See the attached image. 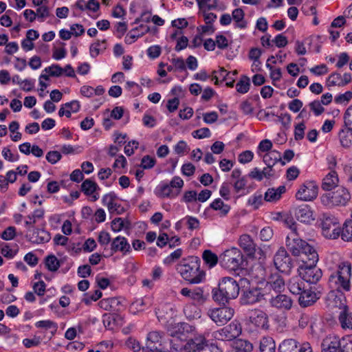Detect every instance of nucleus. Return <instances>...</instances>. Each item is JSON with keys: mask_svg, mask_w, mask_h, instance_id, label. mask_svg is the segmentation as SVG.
I'll list each match as a JSON object with an SVG mask.
<instances>
[{"mask_svg": "<svg viewBox=\"0 0 352 352\" xmlns=\"http://www.w3.org/2000/svg\"><path fill=\"white\" fill-rule=\"evenodd\" d=\"M176 271L190 284H199L206 279V272L201 269V260L198 256L183 258L176 265Z\"/></svg>", "mask_w": 352, "mask_h": 352, "instance_id": "obj_1", "label": "nucleus"}, {"mask_svg": "<svg viewBox=\"0 0 352 352\" xmlns=\"http://www.w3.org/2000/svg\"><path fill=\"white\" fill-rule=\"evenodd\" d=\"M289 221L292 222L289 225L292 231L286 237V247L294 256H299L301 261H307L311 256V254L317 253V252L313 246L298 237L296 233V223L292 221V219H290Z\"/></svg>", "mask_w": 352, "mask_h": 352, "instance_id": "obj_2", "label": "nucleus"}, {"mask_svg": "<svg viewBox=\"0 0 352 352\" xmlns=\"http://www.w3.org/2000/svg\"><path fill=\"white\" fill-rule=\"evenodd\" d=\"M240 287L232 277H223L218 285V288L212 290V299L219 305H225L230 300L235 299L239 294Z\"/></svg>", "mask_w": 352, "mask_h": 352, "instance_id": "obj_3", "label": "nucleus"}, {"mask_svg": "<svg viewBox=\"0 0 352 352\" xmlns=\"http://www.w3.org/2000/svg\"><path fill=\"white\" fill-rule=\"evenodd\" d=\"M351 264L349 261L341 262L338 268L333 272L328 280L329 287L338 292L341 291H349Z\"/></svg>", "mask_w": 352, "mask_h": 352, "instance_id": "obj_4", "label": "nucleus"}, {"mask_svg": "<svg viewBox=\"0 0 352 352\" xmlns=\"http://www.w3.org/2000/svg\"><path fill=\"white\" fill-rule=\"evenodd\" d=\"M318 261V253L311 254L307 261H302V264L298 268V274L309 284L318 285L317 283L322 276V270L316 266Z\"/></svg>", "mask_w": 352, "mask_h": 352, "instance_id": "obj_5", "label": "nucleus"}, {"mask_svg": "<svg viewBox=\"0 0 352 352\" xmlns=\"http://www.w3.org/2000/svg\"><path fill=\"white\" fill-rule=\"evenodd\" d=\"M220 265L225 269L230 271H236L243 269L247 265L241 251L236 248H232L225 250L219 256Z\"/></svg>", "mask_w": 352, "mask_h": 352, "instance_id": "obj_6", "label": "nucleus"}, {"mask_svg": "<svg viewBox=\"0 0 352 352\" xmlns=\"http://www.w3.org/2000/svg\"><path fill=\"white\" fill-rule=\"evenodd\" d=\"M318 221L322 229V234L329 239H336L340 234L339 219L333 214L327 212L320 214Z\"/></svg>", "mask_w": 352, "mask_h": 352, "instance_id": "obj_7", "label": "nucleus"}, {"mask_svg": "<svg viewBox=\"0 0 352 352\" xmlns=\"http://www.w3.org/2000/svg\"><path fill=\"white\" fill-rule=\"evenodd\" d=\"M269 297V292H266L264 288L250 287L242 290L240 302L241 305H253L263 300L267 301Z\"/></svg>", "mask_w": 352, "mask_h": 352, "instance_id": "obj_8", "label": "nucleus"}, {"mask_svg": "<svg viewBox=\"0 0 352 352\" xmlns=\"http://www.w3.org/2000/svg\"><path fill=\"white\" fill-rule=\"evenodd\" d=\"M350 338L342 337L340 339L338 336L329 335L322 342V352H348L349 346H347V340Z\"/></svg>", "mask_w": 352, "mask_h": 352, "instance_id": "obj_9", "label": "nucleus"}, {"mask_svg": "<svg viewBox=\"0 0 352 352\" xmlns=\"http://www.w3.org/2000/svg\"><path fill=\"white\" fill-rule=\"evenodd\" d=\"M323 287L320 285L310 286L305 289L298 296V303L301 307H307L313 305L319 300L323 293Z\"/></svg>", "mask_w": 352, "mask_h": 352, "instance_id": "obj_10", "label": "nucleus"}, {"mask_svg": "<svg viewBox=\"0 0 352 352\" xmlns=\"http://www.w3.org/2000/svg\"><path fill=\"white\" fill-rule=\"evenodd\" d=\"M274 263L280 272L289 274L294 267V263L285 248H280L275 254Z\"/></svg>", "mask_w": 352, "mask_h": 352, "instance_id": "obj_11", "label": "nucleus"}, {"mask_svg": "<svg viewBox=\"0 0 352 352\" xmlns=\"http://www.w3.org/2000/svg\"><path fill=\"white\" fill-rule=\"evenodd\" d=\"M245 324L250 329H261L267 330L269 328V318L267 314L262 310L255 309L253 311Z\"/></svg>", "mask_w": 352, "mask_h": 352, "instance_id": "obj_12", "label": "nucleus"}, {"mask_svg": "<svg viewBox=\"0 0 352 352\" xmlns=\"http://www.w3.org/2000/svg\"><path fill=\"white\" fill-rule=\"evenodd\" d=\"M318 194V186L314 181H306L296 193V197L300 201H309L315 199Z\"/></svg>", "mask_w": 352, "mask_h": 352, "instance_id": "obj_13", "label": "nucleus"}, {"mask_svg": "<svg viewBox=\"0 0 352 352\" xmlns=\"http://www.w3.org/2000/svg\"><path fill=\"white\" fill-rule=\"evenodd\" d=\"M267 298L271 307L280 310H289L292 307L293 300L289 296L281 293L272 294L269 292Z\"/></svg>", "mask_w": 352, "mask_h": 352, "instance_id": "obj_14", "label": "nucleus"}, {"mask_svg": "<svg viewBox=\"0 0 352 352\" xmlns=\"http://www.w3.org/2000/svg\"><path fill=\"white\" fill-rule=\"evenodd\" d=\"M234 309L223 307L212 310L210 314V317L218 326H222L226 324L233 316Z\"/></svg>", "mask_w": 352, "mask_h": 352, "instance_id": "obj_15", "label": "nucleus"}, {"mask_svg": "<svg viewBox=\"0 0 352 352\" xmlns=\"http://www.w3.org/2000/svg\"><path fill=\"white\" fill-rule=\"evenodd\" d=\"M351 195L349 190L344 187H340L336 190L329 194V199L333 206H343L350 200Z\"/></svg>", "mask_w": 352, "mask_h": 352, "instance_id": "obj_16", "label": "nucleus"}, {"mask_svg": "<svg viewBox=\"0 0 352 352\" xmlns=\"http://www.w3.org/2000/svg\"><path fill=\"white\" fill-rule=\"evenodd\" d=\"M207 345V340L204 337L197 336L186 340L182 348L186 352H203Z\"/></svg>", "mask_w": 352, "mask_h": 352, "instance_id": "obj_17", "label": "nucleus"}, {"mask_svg": "<svg viewBox=\"0 0 352 352\" xmlns=\"http://www.w3.org/2000/svg\"><path fill=\"white\" fill-rule=\"evenodd\" d=\"M322 323V318L319 316H310L309 314H302L299 319V327L301 329H320Z\"/></svg>", "mask_w": 352, "mask_h": 352, "instance_id": "obj_18", "label": "nucleus"}, {"mask_svg": "<svg viewBox=\"0 0 352 352\" xmlns=\"http://www.w3.org/2000/svg\"><path fill=\"white\" fill-rule=\"evenodd\" d=\"M131 248L127 239L124 236H118L111 242V252L108 256H112L117 252H121L123 254L129 253ZM107 257V256H105Z\"/></svg>", "mask_w": 352, "mask_h": 352, "instance_id": "obj_19", "label": "nucleus"}, {"mask_svg": "<svg viewBox=\"0 0 352 352\" xmlns=\"http://www.w3.org/2000/svg\"><path fill=\"white\" fill-rule=\"evenodd\" d=\"M285 288V280L278 274L271 275L264 287L266 289V292H271V290H272L274 294L282 293Z\"/></svg>", "mask_w": 352, "mask_h": 352, "instance_id": "obj_20", "label": "nucleus"}, {"mask_svg": "<svg viewBox=\"0 0 352 352\" xmlns=\"http://www.w3.org/2000/svg\"><path fill=\"white\" fill-rule=\"evenodd\" d=\"M26 236L30 242L36 244L48 242L51 239L50 234L47 231L35 228L33 230L30 228Z\"/></svg>", "mask_w": 352, "mask_h": 352, "instance_id": "obj_21", "label": "nucleus"}, {"mask_svg": "<svg viewBox=\"0 0 352 352\" xmlns=\"http://www.w3.org/2000/svg\"><path fill=\"white\" fill-rule=\"evenodd\" d=\"M239 244L248 256H254L256 244L249 234H242L239 238Z\"/></svg>", "mask_w": 352, "mask_h": 352, "instance_id": "obj_22", "label": "nucleus"}, {"mask_svg": "<svg viewBox=\"0 0 352 352\" xmlns=\"http://www.w3.org/2000/svg\"><path fill=\"white\" fill-rule=\"evenodd\" d=\"M294 215L296 219L302 223H309L314 220L313 212L307 204H302L294 208Z\"/></svg>", "mask_w": 352, "mask_h": 352, "instance_id": "obj_23", "label": "nucleus"}, {"mask_svg": "<svg viewBox=\"0 0 352 352\" xmlns=\"http://www.w3.org/2000/svg\"><path fill=\"white\" fill-rule=\"evenodd\" d=\"M305 280L299 275L292 277L287 283V288L294 295H299L305 289Z\"/></svg>", "mask_w": 352, "mask_h": 352, "instance_id": "obj_24", "label": "nucleus"}, {"mask_svg": "<svg viewBox=\"0 0 352 352\" xmlns=\"http://www.w3.org/2000/svg\"><path fill=\"white\" fill-rule=\"evenodd\" d=\"M241 331H237L236 336L233 342H231L230 346L232 347L236 352L244 351L250 352L253 349V345L248 340L239 338V336Z\"/></svg>", "mask_w": 352, "mask_h": 352, "instance_id": "obj_25", "label": "nucleus"}, {"mask_svg": "<svg viewBox=\"0 0 352 352\" xmlns=\"http://www.w3.org/2000/svg\"><path fill=\"white\" fill-rule=\"evenodd\" d=\"M339 183V178L336 170L329 173L323 178L322 188L324 190L329 191L336 188Z\"/></svg>", "mask_w": 352, "mask_h": 352, "instance_id": "obj_26", "label": "nucleus"}, {"mask_svg": "<svg viewBox=\"0 0 352 352\" xmlns=\"http://www.w3.org/2000/svg\"><path fill=\"white\" fill-rule=\"evenodd\" d=\"M285 192L286 187L283 185L278 186L277 188H270L265 193L264 200L267 202H276Z\"/></svg>", "mask_w": 352, "mask_h": 352, "instance_id": "obj_27", "label": "nucleus"}, {"mask_svg": "<svg viewBox=\"0 0 352 352\" xmlns=\"http://www.w3.org/2000/svg\"><path fill=\"white\" fill-rule=\"evenodd\" d=\"M98 188V184L90 179H85L81 184V190L87 196H91L93 201L99 199V195L94 193Z\"/></svg>", "mask_w": 352, "mask_h": 352, "instance_id": "obj_28", "label": "nucleus"}, {"mask_svg": "<svg viewBox=\"0 0 352 352\" xmlns=\"http://www.w3.org/2000/svg\"><path fill=\"white\" fill-rule=\"evenodd\" d=\"M180 294L185 297L190 298V299L196 300L199 302H202L205 300L204 291L201 287H196L194 289L184 287L181 289Z\"/></svg>", "mask_w": 352, "mask_h": 352, "instance_id": "obj_29", "label": "nucleus"}, {"mask_svg": "<svg viewBox=\"0 0 352 352\" xmlns=\"http://www.w3.org/2000/svg\"><path fill=\"white\" fill-rule=\"evenodd\" d=\"M70 29L72 32L65 29L60 30L59 36L63 40H69L72 37V34H74L75 36H81L85 32L83 26L78 23L72 25Z\"/></svg>", "mask_w": 352, "mask_h": 352, "instance_id": "obj_30", "label": "nucleus"}, {"mask_svg": "<svg viewBox=\"0 0 352 352\" xmlns=\"http://www.w3.org/2000/svg\"><path fill=\"white\" fill-rule=\"evenodd\" d=\"M263 160L268 167H273L277 162H280L282 165L285 164V162L282 160L280 153L276 150L266 153L263 156Z\"/></svg>", "mask_w": 352, "mask_h": 352, "instance_id": "obj_31", "label": "nucleus"}, {"mask_svg": "<svg viewBox=\"0 0 352 352\" xmlns=\"http://www.w3.org/2000/svg\"><path fill=\"white\" fill-rule=\"evenodd\" d=\"M340 144L344 148H349L352 146V130L344 126L338 133Z\"/></svg>", "mask_w": 352, "mask_h": 352, "instance_id": "obj_32", "label": "nucleus"}, {"mask_svg": "<svg viewBox=\"0 0 352 352\" xmlns=\"http://www.w3.org/2000/svg\"><path fill=\"white\" fill-rule=\"evenodd\" d=\"M344 299V297L342 293L338 292L337 294L334 291L329 292L327 296V300L329 302V305L340 309L346 307L343 302Z\"/></svg>", "mask_w": 352, "mask_h": 352, "instance_id": "obj_33", "label": "nucleus"}, {"mask_svg": "<svg viewBox=\"0 0 352 352\" xmlns=\"http://www.w3.org/2000/svg\"><path fill=\"white\" fill-rule=\"evenodd\" d=\"M210 208L214 210L219 211V216L224 217L227 216L230 210V206L224 202L220 198L215 199L210 204Z\"/></svg>", "mask_w": 352, "mask_h": 352, "instance_id": "obj_34", "label": "nucleus"}, {"mask_svg": "<svg viewBox=\"0 0 352 352\" xmlns=\"http://www.w3.org/2000/svg\"><path fill=\"white\" fill-rule=\"evenodd\" d=\"M260 352H275L276 344L275 341L272 337L265 336L259 343Z\"/></svg>", "mask_w": 352, "mask_h": 352, "instance_id": "obj_35", "label": "nucleus"}, {"mask_svg": "<svg viewBox=\"0 0 352 352\" xmlns=\"http://www.w3.org/2000/svg\"><path fill=\"white\" fill-rule=\"evenodd\" d=\"M1 249L0 252L1 254L8 259L13 258L19 251V247L16 243L10 245L3 243V245H1Z\"/></svg>", "mask_w": 352, "mask_h": 352, "instance_id": "obj_36", "label": "nucleus"}, {"mask_svg": "<svg viewBox=\"0 0 352 352\" xmlns=\"http://www.w3.org/2000/svg\"><path fill=\"white\" fill-rule=\"evenodd\" d=\"M278 352H298L297 342L294 339H287L282 342L278 349Z\"/></svg>", "mask_w": 352, "mask_h": 352, "instance_id": "obj_37", "label": "nucleus"}, {"mask_svg": "<svg viewBox=\"0 0 352 352\" xmlns=\"http://www.w3.org/2000/svg\"><path fill=\"white\" fill-rule=\"evenodd\" d=\"M43 333L44 331H36L33 337L24 339L23 344L26 348L38 346L45 339Z\"/></svg>", "mask_w": 352, "mask_h": 352, "instance_id": "obj_38", "label": "nucleus"}, {"mask_svg": "<svg viewBox=\"0 0 352 352\" xmlns=\"http://www.w3.org/2000/svg\"><path fill=\"white\" fill-rule=\"evenodd\" d=\"M202 258L205 264L208 265L209 268L214 267L219 261V258H218V256L210 250H206L204 251L202 254Z\"/></svg>", "mask_w": 352, "mask_h": 352, "instance_id": "obj_39", "label": "nucleus"}, {"mask_svg": "<svg viewBox=\"0 0 352 352\" xmlns=\"http://www.w3.org/2000/svg\"><path fill=\"white\" fill-rule=\"evenodd\" d=\"M119 303L120 302L116 298H107L102 299L98 302V306L104 310L113 311L116 309Z\"/></svg>", "mask_w": 352, "mask_h": 352, "instance_id": "obj_40", "label": "nucleus"}, {"mask_svg": "<svg viewBox=\"0 0 352 352\" xmlns=\"http://www.w3.org/2000/svg\"><path fill=\"white\" fill-rule=\"evenodd\" d=\"M339 322L342 329H352V313L342 311L339 316Z\"/></svg>", "mask_w": 352, "mask_h": 352, "instance_id": "obj_41", "label": "nucleus"}, {"mask_svg": "<svg viewBox=\"0 0 352 352\" xmlns=\"http://www.w3.org/2000/svg\"><path fill=\"white\" fill-rule=\"evenodd\" d=\"M155 193L159 197H170L172 193V188L169 184L161 182L157 186Z\"/></svg>", "mask_w": 352, "mask_h": 352, "instance_id": "obj_42", "label": "nucleus"}, {"mask_svg": "<svg viewBox=\"0 0 352 352\" xmlns=\"http://www.w3.org/2000/svg\"><path fill=\"white\" fill-rule=\"evenodd\" d=\"M250 87V78L245 75H243L241 76L240 80L236 85V89L237 92L244 94H246Z\"/></svg>", "mask_w": 352, "mask_h": 352, "instance_id": "obj_43", "label": "nucleus"}, {"mask_svg": "<svg viewBox=\"0 0 352 352\" xmlns=\"http://www.w3.org/2000/svg\"><path fill=\"white\" fill-rule=\"evenodd\" d=\"M340 236L344 241H352V221H345L342 229L340 228Z\"/></svg>", "mask_w": 352, "mask_h": 352, "instance_id": "obj_44", "label": "nucleus"}, {"mask_svg": "<svg viewBox=\"0 0 352 352\" xmlns=\"http://www.w3.org/2000/svg\"><path fill=\"white\" fill-rule=\"evenodd\" d=\"M146 342L161 346L163 342V331H149L146 337Z\"/></svg>", "mask_w": 352, "mask_h": 352, "instance_id": "obj_45", "label": "nucleus"}, {"mask_svg": "<svg viewBox=\"0 0 352 352\" xmlns=\"http://www.w3.org/2000/svg\"><path fill=\"white\" fill-rule=\"evenodd\" d=\"M232 19L237 23V27L240 28H246V22L243 21L245 13L241 8H236L232 13Z\"/></svg>", "mask_w": 352, "mask_h": 352, "instance_id": "obj_46", "label": "nucleus"}, {"mask_svg": "<svg viewBox=\"0 0 352 352\" xmlns=\"http://www.w3.org/2000/svg\"><path fill=\"white\" fill-rule=\"evenodd\" d=\"M45 265L50 272H56L60 267V262L54 255H49L45 260Z\"/></svg>", "mask_w": 352, "mask_h": 352, "instance_id": "obj_47", "label": "nucleus"}, {"mask_svg": "<svg viewBox=\"0 0 352 352\" xmlns=\"http://www.w3.org/2000/svg\"><path fill=\"white\" fill-rule=\"evenodd\" d=\"M44 216L43 209H36L32 214L28 216V220L25 221L26 227H30L36 223L37 219H42Z\"/></svg>", "mask_w": 352, "mask_h": 352, "instance_id": "obj_48", "label": "nucleus"}, {"mask_svg": "<svg viewBox=\"0 0 352 352\" xmlns=\"http://www.w3.org/2000/svg\"><path fill=\"white\" fill-rule=\"evenodd\" d=\"M213 336L215 339L230 342V344L235 339L236 334H231V331H214Z\"/></svg>", "mask_w": 352, "mask_h": 352, "instance_id": "obj_49", "label": "nucleus"}, {"mask_svg": "<svg viewBox=\"0 0 352 352\" xmlns=\"http://www.w3.org/2000/svg\"><path fill=\"white\" fill-rule=\"evenodd\" d=\"M342 82V80L341 74L338 72H333L327 79V87H333V86L343 87V83Z\"/></svg>", "mask_w": 352, "mask_h": 352, "instance_id": "obj_50", "label": "nucleus"}, {"mask_svg": "<svg viewBox=\"0 0 352 352\" xmlns=\"http://www.w3.org/2000/svg\"><path fill=\"white\" fill-rule=\"evenodd\" d=\"M102 296V293L100 290L96 289L94 293H85V297L82 298V302L85 305H89L93 301H96Z\"/></svg>", "mask_w": 352, "mask_h": 352, "instance_id": "obj_51", "label": "nucleus"}, {"mask_svg": "<svg viewBox=\"0 0 352 352\" xmlns=\"http://www.w3.org/2000/svg\"><path fill=\"white\" fill-rule=\"evenodd\" d=\"M184 221L185 226H186L187 228L190 230H197L199 228L200 222L197 217L187 215L184 217Z\"/></svg>", "mask_w": 352, "mask_h": 352, "instance_id": "obj_52", "label": "nucleus"}, {"mask_svg": "<svg viewBox=\"0 0 352 352\" xmlns=\"http://www.w3.org/2000/svg\"><path fill=\"white\" fill-rule=\"evenodd\" d=\"M182 254L183 250L182 248H178L166 256L164 259L163 263L164 265H170L180 258Z\"/></svg>", "mask_w": 352, "mask_h": 352, "instance_id": "obj_53", "label": "nucleus"}, {"mask_svg": "<svg viewBox=\"0 0 352 352\" xmlns=\"http://www.w3.org/2000/svg\"><path fill=\"white\" fill-rule=\"evenodd\" d=\"M263 195L261 192H255L248 201L249 205L253 206L254 209H258L263 204Z\"/></svg>", "mask_w": 352, "mask_h": 352, "instance_id": "obj_54", "label": "nucleus"}, {"mask_svg": "<svg viewBox=\"0 0 352 352\" xmlns=\"http://www.w3.org/2000/svg\"><path fill=\"white\" fill-rule=\"evenodd\" d=\"M44 71L49 74L51 76L59 77L63 73V69L57 64H53L50 67H46Z\"/></svg>", "mask_w": 352, "mask_h": 352, "instance_id": "obj_55", "label": "nucleus"}, {"mask_svg": "<svg viewBox=\"0 0 352 352\" xmlns=\"http://www.w3.org/2000/svg\"><path fill=\"white\" fill-rule=\"evenodd\" d=\"M34 327L38 329L54 330H56L58 328V325L56 323L49 320L38 321L35 322Z\"/></svg>", "mask_w": 352, "mask_h": 352, "instance_id": "obj_56", "label": "nucleus"}, {"mask_svg": "<svg viewBox=\"0 0 352 352\" xmlns=\"http://www.w3.org/2000/svg\"><path fill=\"white\" fill-rule=\"evenodd\" d=\"M156 164V160L154 157H151L148 155H144L141 160L140 166L143 169H151Z\"/></svg>", "mask_w": 352, "mask_h": 352, "instance_id": "obj_57", "label": "nucleus"}, {"mask_svg": "<svg viewBox=\"0 0 352 352\" xmlns=\"http://www.w3.org/2000/svg\"><path fill=\"white\" fill-rule=\"evenodd\" d=\"M106 39L102 41L98 40L96 42L92 43L89 47V54L92 58L98 56L100 52L99 47L101 44H106Z\"/></svg>", "mask_w": 352, "mask_h": 352, "instance_id": "obj_58", "label": "nucleus"}, {"mask_svg": "<svg viewBox=\"0 0 352 352\" xmlns=\"http://www.w3.org/2000/svg\"><path fill=\"white\" fill-rule=\"evenodd\" d=\"M309 106L310 107V110L313 111L314 115L316 116L321 115L324 111L322 104L320 100H314L309 104Z\"/></svg>", "mask_w": 352, "mask_h": 352, "instance_id": "obj_59", "label": "nucleus"}, {"mask_svg": "<svg viewBox=\"0 0 352 352\" xmlns=\"http://www.w3.org/2000/svg\"><path fill=\"white\" fill-rule=\"evenodd\" d=\"M117 196L114 192L106 194L102 197V203L104 206H107L109 210H111L113 204L116 203L115 200Z\"/></svg>", "mask_w": 352, "mask_h": 352, "instance_id": "obj_60", "label": "nucleus"}, {"mask_svg": "<svg viewBox=\"0 0 352 352\" xmlns=\"http://www.w3.org/2000/svg\"><path fill=\"white\" fill-rule=\"evenodd\" d=\"M338 327V323L332 317L326 318L324 320L322 319V323L321 328L319 330H324L327 329H336Z\"/></svg>", "mask_w": 352, "mask_h": 352, "instance_id": "obj_61", "label": "nucleus"}, {"mask_svg": "<svg viewBox=\"0 0 352 352\" xmlns=\"http://www.w3.org/2000/svg\"><path fill=\"white\" fill-rule=\"evenodd\" d=\"M16 236V228L13 226H9L6 228L0 236L2 239L9 241L13 239Z\"/></svg>", "mask_w": 352, "mask_h": 352, "instance_id": "obj_62", "label": "nucleus"}, {"mask_svg": "<svg viewBox=\"0 0 352 352\" xmlns=\"http://www.w3.org/2000/svg\"><path fill=\"white\" fill-rule=\"evenodd\" d=\"M61 157V153L57 151H50L46 154L47 161L52 164H55Z\"/></svg>", "mask_w": 352, "mask_h": 352, "instance_id": "obj_63", "label": "nucleus"}, {"mask_svg": "<svg viewBox=\"0 0 352 352\" xmlns=\"http://www.w3.org/2000/svg\"><path fill=\"white\" fill-rule=\"evenodd\" d=\"M352 99V91H347L344 94L336 96L334 98V101L336 104H344L348 102Z\"/></svg>", "mask_w": 352, "mask_h": 352, "instance_id": "obj_64", "label": "nucleus"}]
</instances>
